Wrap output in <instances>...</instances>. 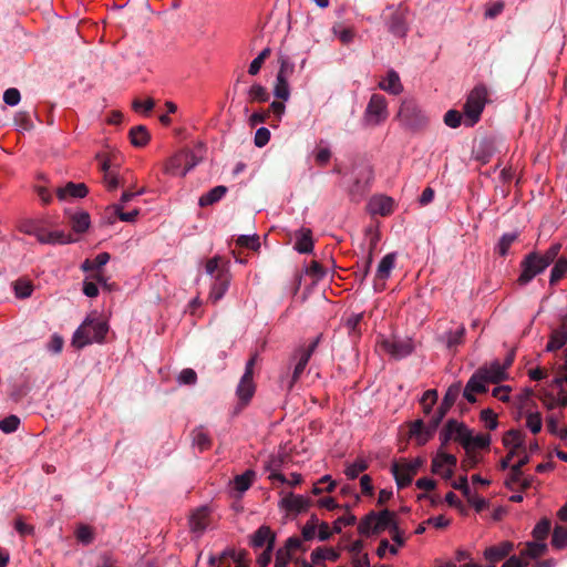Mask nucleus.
<instances>
[{"instance_id": "nucleus-1", "label": "nucleus", "mask_w": 567, "mask_h": 567, "mask_svg": "<svg viewBox=\"0 0 567 567\" xmlns=\"http://www.w3.org/2000/svg\"><path fill=\"white\" fill-rule=\"evenodd\" d=\"M561 249V244L555 243L543 254L530 252L528 254L520 264V276L522 282H528L533 280L537 275L542 274L556 258Z\"/></svg>"}, {"instance_id": "nucleus-2", "label": "nucleus", "mask_w": 567, "mask_h": 567, "mask_svg": "<svg viewBox=\"0 0 567 567\" xmlns=\"http://www.w3.org/2000/svg\"><path fill=\"white\" fill-rule=\"evenodd\" d=\"M109 327L104 320L87 317L73 334L72 344L81 349L92 342H102Z\"/></svg>"}, {"instance_id": "nucleus-3", "label": "nucleus", "mask_w": 567, "mask_h": 567, "mask_svg": "<svg viewBox=\"0 0 567 567\" xmlns=\"http://www.w3.org/2000/svg\"><path fill=\"white\" fill-rule=\"evenodd\" d=\"M396 117L404 127L410 130H421L429 121L426 114L413 100H404L401 103Z\"/></svg>"}, {"instance_id": "nucleus-4", "label": "nucleus", "mask_w": 567, "mask_h": 567, "mask_svg": "<svg viewBox=\"0 0 567 567\" xmlns=\"http://www.w3.org/2000/svg\"><path fill=\"white\" fill-rule=\"evenodd\" d=\"M487 89L484 85L475 86L467 96L464 114L470 126L478 122L487 102Z\"/></svg>"}, {"instance_id": "nucleus-5", "label": "nucleus", "mask_w": 567, "mask_h": 567, "mask_svg": "<svg viewBox=\"0 0 567 567\" xmlns=\"http://www.w3.org/2000/svg\"><path fill=\"white\" fill-rule=\"evenodd\" d=\"M389 116L386 99L381 94H372L365 107L363 122L368 126H378Z\"/></svg>"}, {"instance_id": "nucleus-6", "label": "nucleus", "mask_w": 567, "mask_h": 567, "mask_svg": "<svg viewBox=\"0 0 567 567\" xmlns=\"http://www.w3.org/2000/svg\"><path fill=\"white\" fill-rule=\"evenodd\" d=\"M472 377H477V381L481 384L494 383L498 384L502 381L508 379V373L505 371L504 367L499 363V361H493L489 365L484 364L480 367Z\"/></svg>"}, {"instance_id": "nucleus-7", "label": "nucleus", "mask_w": 567, "mask_h": 567, "mask_svg": "<svg viewBox=\"0 0 567 567\" xmlns=\"http://www.w3.org/2000/svg\"><path fill=\"white\" fill-rule=\"evenodd\" d=\"M205 272L210 276V279L217 280L220 284H228L230 280L228 276V261L220 256H215L206 261Z\"/></svg>"}, {"instance_id": "nucleus-8", "label": "nucleus", "mask_w": 567, "mask_h": 567, "mask_svg": "<svg viewBox=\"0 0 567 567\" xmlns=\"http://www.w3.org/2000/svg\"><path fill=\"white\" fill-rule=\"evenodd\" d=\"M384 351L396 360L403 359L413 352V343L410 339L383 340L381 343Z\"/></svg>"}, {"instance_id": "nucleus-9", "label": "nucleus", "mask_w": 567, "mask_h": 567, "mask_svg": "<svg viewBox=\"0 0 567 567\" xmlns=\"http://www.w3.org/2000/svg\"><path fill=\"white\" fill-rule=\"evenodd\" d=\"M567 342V316L560 317V323L551 330L546 351L554 352L561 349Z\"/></svg>"}, {"instance_id": "nucleus-10", "label": "nucleus", "mask_w": 567, "mask_h": 567, "mask_svg": "<svg viewBox=\"0 0 567 567\" xmlns=\"http://www.w3.org/2000/svg\"><path fill=\"white\" fill-rule=\"evenodd\" d=\"M194 166L195 163L188 162V156L177 155L169 159L165 171L169 175L184 177Z\"/></svg>"}, {"instance_id": "nucleus-11", "label": "nucleus", "mask_w": 567, "mask_h": 567, "mask_svg": "<svg viewBox=\"0 0 567 567\" xmlns=\"http://www.w3.org/2000/svg\"><path fill=\"white\" fill-rule=\"evenodd\" d=\"M449 429L453 431V440L460 442L464 450L468 452V449H471L472 431L464 423H458L454 419L449 420Z\"/></svg>"}, {"instance_id": "nucleus-12", "label": "nucleus", "mask_w": 567, "mask_h": 567, "mask_svg": "<svg viewBox=\"0 0 567 567\" xmlns=\"http://www.w3.org/2000/svg\"><path fill=\"white\" fill-rule=\"evenodd\" d=\"M89 189L83 183L69 182L63 187L56 189V196L60 200H68L70 198H83L87 195Z\"/></svg>"}, {"instance_id": "nucleus-13", "label": "nucleus", "mask_w": 567, "mask_h": 567, "mask_svg": "<svg viewBox=\"0 0 567 567\" xmlns=\"http://www.w3.org/2000/svg\"><path fill=\"white\" fill-rule=\"evenodd\" d=\"M311 499L309 497H305L302 495H296V494H288L285 496L281 501L282 506L288 512H295V513H302L306 512L310 505Z\"/></svg>"}, {"instance_id": "nucleus-14", "label": "nucleus", "mask_w": 567, "mask_h": 567, "mask_svg": "<svg viewBox=\"0 0 567 567\" xmlns=\"http://www.w3.org/2000/svg\"><path fill=\"white\" fill-rule=\"evenodd\" d=\"M276 536L268 526H260L251 536L250 545L255 548H261L267 545V548L274 549Z\"/></svg>"}, {"instance_id": "nucleus-15", "label": "nucleus", "mask_w": 567, "mask_h": 567, "mask_svg": "<svg viewBox=\"0 0 567 567\" xmlns=\"http://www.w3.org/2000/svg\"><path fill=\"white\" fill-rule=\"evenodd\" d=\"M255 391L256 385L254 383V378L243 374L236 389V395L238 396L240 404L247 405L254 396Z\"/></svg>"}, {"instance_id": "nucleus-16", "label": "nucleus", "mask_w": 567, "mask_h": 567, "mask_svg": "<svg viewBox=\"0 0 567 567\" xmlns=\"http://www.w3.org/2000/svg\"><path fill=\"white\" fill-rule=\"evenodd\" d=\"M513 548L514 545L511 542H503L499 545L487 547L484 557L491 564H496L507 557Z\"/></svg>"}, {"instance_id": "nucleus-17", "label": "nucleus", "mask_w": 567, "mask_h": 567, "mask_svg": "<svg viewBox=\"0 0 567 567\" xmlns=\"http://www.w3.org/2000/svg\"><path fill=\"white\" fill-rule=\"evenodd\" d=\"M66 214H68L69 223L74 233L83 234L89 229V227L91 225V218H90V215L87 212L76 210V212H69Z\"/></svg>"}, {"instance_id": "nucleus-18", "label": "nucleus", "mask_w": 567, "mask_h": 567, "mask_svg": "<svg viewBox=\"0 0 567 567\" xmlns=\"http://www.w3.org/2000/svg\"><path fill=\"white\" fill-rule=\"evenodd\" d=\"M306 280H310L312 284L318 281H323L329 279L330 281L334 280V272H329L323 269L322 266L318 261H311L309 266L305 269Z\"/></svg>"}, {"instance_id": "nucleus-19", "label": "nucleus", "mask_w": 567, "mask_h": 567, "mask_svg": "<svg viewBox=\"0 0 567 567\" xmlns=\"http://www.w3.org/2000/svg\"><path fill=\"white\" fill-rule=\"evenodd\" d=\"M503 444L511 450L526 453L525 435L519 430L512 429L507 431L503 436Z\"/></svg>"}, {"instance_id": "nucleus-20", "label": "nucleus", "mask_w": 567, "mask_h": 567, "mask_svg": "<svg viewBox=\"0 0 567 567\" xmlns=\"http://www.w3.org/2000/svg\"><path fill=\"white\" fill-rule=\"evenodd\" d=\"M379 87L393 95H398L403 91L400 76L394 70H390L386 78L379 82Z\"/></svg>"}, {"instance_id": "nucleus-21", "label": "nucleus", "mask_w": 567, "mask_h": 567, "mask_svg": "<svg viewBox=\"0 0 567 567\" xmlns=\"http://www.w3.org/2000/svg\"><path fill=\"white\" fill-rule=\"evenodd\" d=\"M76 241V238L72 234L63 230L47 231L44 230L43 236L40 238L41 244H70Z\"/></svg>"}, {"instance_id": "nucleus-22", "label": "nucleus", "mask_w": 567, "mask_h": 567, "mask_svg": "<svg viewBox=\"0 0 567 567\" xmlns=\"http://www.w3.org/2000/svg\"><path fill=\"white\" fill-rule=\"evenodd\" d=\"M373 526V534H379L386 528H391L395 523V513L389 509H383L377 513L375 522Z\"/></svg>"}, {"instance_id": "nucleus-23", "label": "nucleus", "mask_w": 567, "mask_h": 567, "mask_svg": "<svg viewBox=\"0 0 567 567\" xmlns=\"http://www.w3.org/2000/svg\"><path fill=\"white\" fill-rule=\"evenodd\" d=\"M228 189L224 185H218L212 188L206 194H203L198 199V205L200 207H207L218 203L226 194Z\"/></svg>"}, {"instance_id": "nucleus-24", "label": "nucleus", "mask_w": 567, "mask_h": 567, "mask_svg": "<svg viewBox=\"0 0 567 567\" xmlns=\"http://www.w3.org/2000/svg\"><path fill=\"white\" fill-rule=\"evenodd\" d=\"M370 209L373 214L386 216L393 210V200L388 196L373 197L370 200Z\"/></svg>"}, {"instance_id": "nucleus-25", "label": "nucleus", "mask_w": 567, "mask_h": 567, "mask_svg": "<svg viewBox=\"0 0 567 567\" xmlns=\"http://www.w3.org/2000/svg\"><path fill=\"white\" fill-rule=\"evenodd\" d=\"M208 525V512L199 508L189 518V527L193 533L203 534Z\"/></svg>"}, {"instance_id": "nucleus-26", "label": "nucleus", "mask_w": 567, "mask_h": 567, "mask_svg": "<svg viewBox=\"0 0 567 567\" xmlns=\"http://www.w3.org/2000/svg\"><path fill=\"white\" fill-rule=\"evenodd\" d=\"M193 446L199 452H204L212 446V439L203 426L194 429L190 433Z\"/></svg>"}, {"instance_id": "nucleus-27", "label": "nucleus", "mask_w": 567, "mask_h": 567, "mask_svg": "<svg viewBox=\"0 0 567 567\" xmlns=\"http://www.w3.org/2000/svg\"><path fill=\"white\" fill-rule=\"evenodd\" d=\"M295 248L301 254L311 252L313 249L312 233L309 228H301L297 233Z\"/></svg>"}, {"instance_id": "nucleus-28", "label": "nucleus", "mask_w": 567, "mask_h": 567, "mask_svg": "<svg viewBox=\"0 0 567 567\" xmlns=\"http://www.w3.org/2000/svg\"><path fill=\"white\" fill-rule=\"evenodd\" d=\"M528 462H529V456H528V454L524 453V455L518 460V462L511 466V472H509L508 478L505 482V484L509 488H513L514 484H518L520 482V477L523 475L522 468L526 464H528Z\"/></svg>"}, {"instance_id": "nucleus-29", "label": "nucleus", "mask_w": 567, "mask_h": 567, "mask_svg": "<svg viewBox=\"0 0 567 567\" xmlns=\"http://www.w3.org/2000/svg\"><path fill=\"white\" fill-rule=\"evenodd\" d=\"M410 435L415 436L419 445H424L433 435L429 434L427 425L422 420H415L410 424Z\"/></svg>"}, {"instance_id": "nucleus-30", "label": "nucleus", "mask_w": 567, "mask_h": 567, "mask_svg": "<svg viewBox=\"0 0 567 567\" xmlns=\"http://www.w3.org/2000/svg\"><path fill=\"white\" fill-rule=\"evenodd\" d=\"M476 379L477 377H471L463 391V396L470 403L476 402L475 393H484L487 391V386L485 384H481Z\"/></svg>"}, {"instance_id": "nucleus-31", "label": "nucleus", "mask_w": 567, "mask_h": 567, "mask_svg": "<svg viewBox=\"0 0 567 567\" xmlns=\"http://www.w3.org/2000/svg\"><path fill=\"white\" fill-rule=\"evenodd\" d=\"M395 262V254L385 255L379 262L377 269V279L378 280H386L390 277L392 269L394 268Z\"/></svg>"}, {"instance_id": "nucleus-32", "label": "nucleus", "mask_w": 567, "mask_h": 567, "mask_svg": "<svg viewBox=\"0 0 567 567\" xmlns=\"http://www.w3.org/2000/svg\"><path fill=\"white\" fill-rule=\"evenodd\" d=\"M363 319V312L361 313H352L347 319H344V327L348 330V334L353 338L358 339L362 334L361 330V321Z\"/></svg>"}, {"instance_id": "nucleus-33", "label": "nucleus", "mask_w": 567, "mask_h": 567, "mask_svg": "<svg viewBox=\"0 0 567 567\" xmlns=\"http://www.w3.org/2000/svg\"><path fill=\"white\" fill-rule=\"evenodd\" d=\"M340 554L332 548L318 547L311 553V560L313 564H320L322 560L337 561Z\"/></svg>"}, {"instance_id": "nucleus-34", "label": "nucleus", "mask_w": 567, "mask_h": 567, "mask_svg": "<svg viewBox=\"0 0 567 567\" xmlns=\"http://www.w3.org/2000/svg\"><path fill=\"white\" fill-rule=\"evenodd\" d=\"M130 138L134 146H145L150 141V134L145 126L138 125L130 131Z\"/></svg>"}, {"instance_id": "nucleus-35", "label": "nucleus", "mask_w": 567, "mask_h": 567, "mask_svg": "<svg viewBox=\"0 0 567 567\" xmlns=\"http://www.w3.org/2000/svg\"><path fill=\"white\" fill-rule=\"evenodd\" d=\"M556 259L557 260L550 270L549 284H555L559 280H563L567 274V258L559 257Z\"/></svg>"}, {"instance_id": "nucleus-36", "label": "nucleus", "mask_w": 567, "mask_h": 567, "mask_svg": "<svg viewBox=\"0 0 567 567\" xmlns=\"http://www.w3.org/2000/svg\"><path fill=\"white\" fill-rule=\"evenodd\" d=\"M110 260L107 252H101L93 259H85L81 266L83 271L100 270Z\"/></svg>"}, {"instance_id": "nucleus-37", "label": "nucleus", "mask_w": 567, "mask_h": 567, "mask_svg": "<svg viewBox=\"0 0 567 567\" xmlns=\"http://www.w3.org/2000/svg\"><path fill=\"white\" fill-rule=\"evenodd\" d=\"M256 474L252 470H247L245 473L235 476L234 487L238 492H246L252 484Z\"/></svg>"}, {"instance_id": "nucleus-38", "label": "nucleus", "mask_w": 567, "mask_h": 567, "mask_svg": "<svg viewBox=\"0 0 567 567\" xmlns=\"http://www.w3.org/2000/svg\"><path fill=\"white\" fill-rule=\"evenodd\" d=\"M547 550V545L543 542H530L527 543L520 555L529 558H538L543 556Z\"/></svg>"}, {"instance_id": "nucleus-39", "label": "nucleus", "mask_w": 567, "mask_h": 567, "mask_svg": "<svg viewBox=\"0 0 567 567\" xmlns=\"http://www.w3.org/2000/svg\"><path fill=\"white\" fill-rule=\"evenodd\" d=\"M20 230L24 234L34 236L40 243V238L43 236L45 229L38 220H27L20 225Z\"/></svg>"}, {"instance_id": "nucleus-40", "label": "nucleus", "mask_w": 567, "mask_h": 567, "mask_svg": "<svg viewBox=\"0 0 567 567\" xmlns=\"http://www.w3.org/2000/svg\"><path fill=\"white\" fill-rule=\"evenodd\" d=\"M377 517V512L371 511L368 513L359 523L358 525V532L359 534L363 536H369L370 534H373V526Z\"/></svg>"}, {"instance_id": "nucleus-41", "label": "nucleus", "mask_w": 567, "mask_h": 567, "mask_svg": "<svg viewBox=\"0 0 567 567\" xmlns=\"http://www.w3.org/2000/svg\"><path fill=\"white\" fill-rule=\"evenodd\" d=\"M296 358L298 359L297 364L295 365L291 379L288 384V390H291L293 384L300 379L301 374L303 373L309 360L306 358V355H300L296 352Z\"/></svg>"}, {"instance_id": "nucleus-42", "label": "nucleus", "mask_w": 567, "mask_h": 567, "mask_svg": "<svg viewBox=\"0 0 567 567\" xmlns=\"http://www.w3.org/2000/svg\"><path fill=\"white\" fill-rule=\"evenodd\" d=\"M551 545L557 549H561L567 546V527L557 525L554 528Z\"/></svg>"}, {"instance_id": "nucleus-43", "label": "nucleus", "mask_w": 567, "mask_h": 567, "mask_svg": "<svg viewBox=\"0 0 567 567\" xmlns=\"http://www.w3.org/2000/svg\"><path fill=\"white\" fill-rule=\"evenodd\" d=\"M550 520L542 518L533 529V536L538 542H544L550 532Z\"/></svg>"}, {"instance_id": "nucleus-44", "label": "nucleus", "mask_w": 567, "mask_h": 567, "mask_svg": "<svg viewBox=\"0 0 567 567\" xmlns=\"http://www.w3.org/2000/svg\"><path fill=\"white\" fill-rule=\"evenodd\" d=\"M332 32L343 44H349L354 39V30L342 24L333 25Z\"/></svg>"}, {"instance_id": "nucleus-45", "label": "nucleus", "mask_w": 567, "mask_h": 567, "mask_svg": "<svg viewBox=\"0 0 567 567\" xmlns=\"http://www.w3.org/2000/svg\"><path fill=\"white\" fill-rule=\"evenodd\" d=\"M368 467L369 464L364 458H357L352 464H350L346 468L344 473L348 476V478L354 480L361 472L368 470Z\"/></svg>"}, {"instance_id": "nucleus-46", "label": "nucleus", "mask_w": 567, "mask_h": 567, "mask_svg": "<svg viewBox=\"0 0 567 567\" xmlns=\"http://www.w3.org/2000/svg\"><path fill=\"white\" fill-rule=\"evenodd\" d=\"M517 235L516 234H504L498 244L496 245V252L504 257L507 255L512 244L516 240Z\"/></svg>"}, {"instance_id": "nucleus-47", "label": "nucleus", "mask_w": 567, "mask_h": 567, "mask_svg": "<svg viewBox=\"0 0 567 567\" xmlns=\"http://www.w3.org/2000/svg\"><path fill=\"white\" fill-rule=\"evenodd\" d=\"M274 95L282 101H287L290 96V89L288 84V80L282 78H276V84L274 87Z\"/></svg>"}, {"instance_id": "nucleus-48", "label": "nucleus", "mask_w": 567, "mask_h": 567, "mask_svg": "<svg viewBox=\"0 0 567 567\" xmlns=\"http://www.w3.org/2000/svg\"><path fill=\"white\" fill-rule=\"evenodd\" d=\"M237 246L248 248L251 250H258L260 247L259 237L254 235H241L236 240Z\"/></svg>"}, {"instance_id": "nucleus-49", "label": "nucleus", "mask_w": 567, "mask_h": 567, "mask_svg": "<svg viewBox=\"0 0 567 567\" xmlns=\"http://www.w3.org/2000/svg\"><path fill=\"white\" fill-rule=\"evenodd\" d=\"M75 537L80 543L89 545L94 540V533L90 526L82 524L76 528Z\"/></svg>"}, {"instance_id": "nucleus-50", "label": "nucleus", "mask_w": 567, "mask_h": 567, "mask_svg": "<svg viewBox=\"0 0 567 567\" xmlns=\"http://www.w3.org/2000/svg\"><path fill=\"white\" fill-rule=\"evenodd\" d=\"M346 508H347V514L339 517L333 524V532L337 534L341 533L342 525L352 526L357 522V517L350 513V507L347 505Z\"/></svg>"}, {"instance_id": "nucleus-51", "label": "nucleus", "mask_w": 567, "mask_h": 567, "mask_svg": "<svg viewBox=\"0 0 567 567\" xmlns=\"http://www.w3.org/2000/svg\"><path fill=\"white\" fill-rule=\"evenodd\" d=\"M249 99L256 102H266L269 99L267 90L260 84H254L248 91Z\"/></svg>"}, {"instance_id": "nucleus-52", "label": "nucleus", "mask_w": 567, "mask_h": 567, "mask_svg": "<svg viewBox=\"0 0 567 567\" xmlns=\"http://www.w3.org/2000/svg\"><path fill=\"white\" fill-rule=\"evenodd\" d=\"M461 388V382H455L447 388L443 398L445 405H454L457 398L460 396Z\"/></svg>"}, {"instance_id": "nucleus-53", "label": "nucleus", "mask_w": 567, "mask_h": 567, "mask_svg": "<svg viewBox=\"0 0 567 567\" xmlns=\"http://www.w3.org/2000/svg\"><path fill=\"white\" fill-rule=\"evenodd\" d=\"M20 419L17 415H9L0 420V430L4 433L16 432L19 427Z\"/></svg>"}, {"instance_id": "nucleus-54", "label": "nucleus", "mask_w": 567, "mask_h": 567, "mask_svg": "<svg viewBox=\"0 0 567 567\" xmlns=\"http://www.w3.org/2000/svg\"><path fill=\"white\" fill-rule=\"evenodd\" d=\"M527 427L532 431V433L537 434L542 430V415L539 412H530L527 414L526 420Z\"/></svg>"}, {"instance_id": "nucleus-55", "label": "nucleus", "mask_w": 567, "mask_h": 567, "mask_svg": "<svg viewBox=\"0 0 567 567\" xmlns=\"http://www.w3.org/2000/svg\"><path fill=\"white\" fill-rule=\"evenodd\" d=\"M481 420L485 422L488 430L493 431L497 427V415L491 409H484L481 411Z\"/></svg>"}, {"instance_id": "nucleus-56", "label": "nucleus", "mask_w": 567, "mask_h": 567, "mask_svg": "<svg viewBox=\"0 0 567 567\" xmlns=\"http://www.w3.org/2000/svg\"><path fill=\"white\" fill-rule=\"evenodd\" d=\"M113 209L122 221H128V223L134 221L140 214L138 209H134L132 212L124 213L122 204L113 205Z\"/></svg>"}, {"instance_id": "nucleus-57", "label": "nucleus", "mask_w": 567, "mask_h": 567, "mask_svg": "<svg viewBox=\"0 0 567 567\" xmlns=\"http://www.w3.org/2000/svg\"><path fill=\"white\" fill-rule=\"evenodd\" d=\"M402 462L409 472V476L402 478V481L399 482V489L409 486L412 483L413 477L419 472V470L415 466H413V464L411 462H408L405 458H403Z\"/></svg>"}, {"instance_id": "nucleus-58", "label": "nucleus", "mask_w": 567, "mask_h": 567, "mask_svg": "<svg viewBox=\"0 0 567 567\" xmlns=\"http://www.w3.org/2000/svg\"><path fill=\"white\" fill-rule=\"evenodd\" d=\"M391 473L394 476L396 486L399 487V482L402 481V478L409 476V472L406 467L404 466L403 462H394L391 466Z\"/></svg>"}, {"instance_id": "nucleus-59", "label": "nucleus", "mask_w": 567, "mask_h": 567, "mask_svg": "<svg viewBox=\"0 0 567 567\" xmlns=\"http://www.w3.org/2000/svg\"><path fill=\"white\" fill-rule=\"evenodd\" d=\"M461 120H462L461 113L455 110H450L444 115V123L452 128L458 127L461 124Z\"/></svg>"}, {"instance_id": "nucleus-60", "label": "nucleus", "mask_w": 567, "mask_h": 567, "mask_svg": "<svg viewBox=\"0 0 567 567\" xmlns=\"http://www.w3.org/2000/svg\"><path fill=\"white\" fill-rule=\"evenodd\" d=\"M290 560L291 554L281 547L276 553L275 567H289Z\"/></svg>"}, {"instance_id": "nucleus-61", "label": "nucleus", "mask_w": 567, "mask_h": 567, "mask_svg": "<svg viewBox=\"0 0 567 567\" xmlns=\"http://www.w3.org/2000/svg\"><path fill=\"white\" fill-rule=\"evenodd\" d=\"M269 140L270 132L268 128L260 127L256 131L254 142L257 147H264L269 142Z\"/></svg>"}, {"instance_id": "nucleus-62", "label": "nucleus", "mask_w": 567, "mask_h": 567, "mask_svg": "<svg viewBox=\"0 0 567 567\" xmlns=\"http://www.w3.org/2000/svg\"><path fill=\"white\" fill-rule=\"evenodd\" d=\"M178 381L183 384L192 385L197 381V374L193 369H184L178 375Z\"/></svg>"}, {"instance_id": "nucleus-63", "label": "nucleus", "mask_w": 567, "mask_h": 567, "mask_svg": "<svg viewBox=\"0 0 567 567\" xmlns=\"http://www.w3.org/2000/svg\"><path fill=\"white\" fill-rule=\"evenodd\" d=\"M465 333V328L460 327L456 331H451L447 337V347L453 348L462 343Z\"/></svg>"}, {"instance_id": "nucleus-64", "label": "nucleus", "mask_w": 567, "mask_h": 567, "mask_svg": "<svg viewBox=\"0 0 567 567\" xmlns=\"http://www.w3.org/2000/svg\"><path fill=\"white\" fill-rule=\"evenodd\" d=\"M20 92L14 87L6 90L3 93V101L10 106L17 105L20 102Z\"/></svg>"}]
</instances>
